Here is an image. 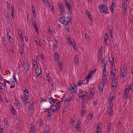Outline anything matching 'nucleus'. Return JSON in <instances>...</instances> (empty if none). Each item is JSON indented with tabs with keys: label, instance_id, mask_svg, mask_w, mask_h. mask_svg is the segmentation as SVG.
Listing matches in <instances>:
<instances>
[{
	"label": "nucleus",
	"instance_id": "nucleus-1",
	"mask_svg": "<svg viewBox=\"0 0 133 133\" xmlns=\"http://www.w3.org/2000/svg\"><path fill=\"white\" fill-rule=\"evenodd\" d=\"M121 79L124 82L127 80V73L126 67L124 66H122L121 68Z\"/></svg>",
	"mask_w": 133,
	"mask_h": 133
},
{
	"label": "nucleus",
	"instance_id": "nucleus-2",
	"mask_svg": "<svg viewBox=\"0 0 133 133\" xmlns=\"http://www.w3.org/2000/svg\"><path fill=\"white\" fill-rule=\"evenodd\" d=\"M22 90L24 92V95H23L22 98L23 101V105L25 106L26 105L28 102L27 99L29 96V92L25 87L23 88Z\"/></svg>",
	"mask_w": 133,
	"mask_h": 133
},
{
	"label": "nucleus",
	"instance_id": "nucleus-3",
	"mask_svg": "<svg viewBox=\"0 0 133 133\" xmlns=\"http://www.w3.org/2000/svg\"><path fill=\"white\" fill-rule=\"evenodd\" d=\"M71 19L68 16H63L61 17L59 19V21L62 24L65 25L71 22Z\"/></svg>",
	"mask_w": 133,
	"mask_h": 133
},
{
	"label": "nucleus",
	"instance_id": "nucleus-4",
	"mask_svg": "<svg viewBox=\"0 0 133 133\" xmlns=\"http://www.w3.org/2000/svg\"><path fill=\"white\" fill-rule=\"evenodd\" d=\"M87 93L86 91H82L78 94V97L79 98H82L84 100L83 102L84 103L87 101L86 99L87 97Z\"/></svg>",
	"mask_w": 133,
	"mask_h": 133
},
{
	"label": "nucleus",
	"instance_id": "nucleus-5",
	"mask_svg": "<svg viewBox=\"0 0 133 133\" xmlns=\"http://www.w3.org/2000/svg\"><path fill=\"white\" fill-rule=\"evenodd\" d=\"M98 8L100 11L102 13H106L108 10L107 6L104 4L99 5Z\"/></svg>",
	"mask_w": 133,
	"mask_h": 133
},
{
	"label": "nucleus",
	"instance_id": "nucleus-6",
	"mask_svg": "<svg viewBox=\"0 0 133 133\" xmlns=\"http://www.w3.org/2000/svg\"><path fill=\"white\" fill-rule=\"evenodd\" d=\"M65 7L66 9L68 10V12L70 14H71L72 11V8L71 6L70 3L68 2L67 0H65Z\"/></svg>",
	"mask_w": 133,
	"mask_h": 133
},
{
	"label": "nucleus",
	"instance_id": "nucleus-7",
	"mask_svg": "<svg viewBox=\"0 0 133 133\" xmlns=\"http://www.w3.org/2000/svg\"><path fill=\"white\" fill-rule=\"evenodd\" d=\"M108 75L106 70H103L102 81L103 84H105L107 82Z\"/></svg>",
	"mask_w": 133,
	"mask_h": 133
},
{
	"label": "nucleus",
	"instance_id": "nucleus-8",
	"mask_svg": "<svg viewBox=\"0 0 133 133\" xmlns=\"http://www.w3.org/2000/svg\"><path fill=\"white\" fill-rule=\"evenodd\" d=\"M72 97L71 94H69L68 97L66 98L64 102V103L65 105L66 106L67 108L70 105V101L71 100Z\"/></svg>",
	"mask_w": 133,
	"mask_h": 133
},
{
	"label": "nucleus",
	"instance_id": "nucleus-9",
	"mask_svg": "<svg viewBox=\"0 0 133 133\" xmlns=\"http://www.w3.org/2000/svg\"><path fill=\"white\" fill-rule=\"evenodd\" d=\"M58 5L59 6L60 12L61 14V16L64 15L65 13V11L63 4L61 3H58Z\"/></svg>",
	"mask_w": 133,
	"mask_h": 133
},
{
	"label": "nucleus",
	"instance_id": "nucleus-10",
	"mask_svg": "<svg viewBox=\"0 0 133 133\" xmlns=\"http://www.w3.org/2000/svg\"><path fill=\"white\" fill-rule=\"evenodd\" d=\"M77 86L74 84L72 85L71 86V87L70 88H69V90L71 93L74 94L77 91Z\"/></svg>",
	"mask_w": 133,
	"mask_h": 133
},
{
	"label": "nucleus",
	"instance_id": "nucleus-11",
	"mask_svg": "<svg viewBox=\"0 0 133 133\" xmlns=\"http://www.w3.org/2000/svg\"><path fill=\"white\" fill-rule=\"evenodd\" d=\"M34 105L33 103H30L29 105L28 111L30 115H31L34 112Z\"/></svg>",
	"mask_w": 133,
	"mask_h": 133
},
{
	"label": "nucleus",
	"instance_id": "nucleus-12",
	"mask_svg": "<svg viewBox=\"0 0 133 133\" xmlns=\"http://www.w3.org/2000/svg\"><path fill=\"white\" fill-rule=\"evenodd\" d=\"M107 63V59L106 57L103 58L102 63V69L103 70H106V65Z\"/></svg>",
	"mask_w": 133,
	"mask_h": 133
},
{
	"label": "nucleus",
	"instance_id": "nucleus-13",
	"mask_svg": "<svg viewBox=\"0 0 133 133\" xmlns=\"http://www.w3.org/2000/svg\"><path fill=\"white\" fill-rule=\"evenodd\" d=\"M22 66L26 72L28 71L29 69V64L27 61H24L22 64Z\"/></svg>",
	"mask_w": 133,
	"mask_h": 133
},
{
	"label": "nucleus",
	"instance_id": "nucleus-14",
	"mask_svg": "<svg viewBox=\"0 0 133 133\" xmlns=\"http://www.w3.org/2000/svg\"><path fill=\"white\" fill-rule=\"evenodd\" d=\"M35 69L36 75L39 78H41L42 76L41 69L38 68Z\"/></svg>",
	"mask_w": 133,
	"mask_h": 133
},
{
	"label": "nucleus",
	"instance_id": "nucleus-15",
	"mask_svg": "<svg viewBox=\"0 0 133 133\" xmlns=\"http://www.w3.org/2000/svg\"><path fill=\"white\" fill-rule=\"evenodd\" d=\"M81 123V122L79 120H78L75 127L76 129L77 130L78 132H80L81 130V129L80 128Z\"/></svg>",
	"mask_w": 133,
	"mask_h": 133
},
{
	"label": "nucleus",
	"instance_id": "nucleus-16",
	"mask_svg": "<svg viewBox=\"0 0 133 133\" xmlns=\"http://www.w3.org/2000/svg\"><path fill=\"white\" fill-rule=\"evenodd\" d=\"M104 84H102V83H99L98 84V88L99 90V92L102 93L103 91V88L104 87Z\"/></svg>",
	"mask_w": 133,
	"mask_h": 133
},
{
	"label": "nucleus",
	"instance_id": "nucleus-17",
	"mask_svg": "<svg viewBox=\"0 0 133 133\" xmlns=\"http://www.w3.org/2000/svg\"><path fill=\"white\" fill-rule=\"evenodd\" d=\"M129 90L125 87V91L123 93V96L125 98H127L128 96V93L129 92Z\"/></svg>",
	"mask_w": 133,
	"mask_h": 133
},
{
	"label": "nucleus",
	"instance_id": "nucleus-18",
	"mask_svg": "<svg viewBox=\"0 0 133 133\" xmlns=\"http://www.w3.org/2000/svg\"><path fill=\"white\" fill-rule=\"evenodd\" d=\"M57 62H58V65L60 69V70L61 71H62L63 69V62L61 61H59V60L57 61Z\"/></svg>",
	"mask_w": 133,
	"mask_h": 133
},
{
	"label": "nucleus",
	"instance_id": "nucleus-19",
	"mask_svg": "<svg viewBox=\"0 0 133 133\" xmlns=\"http://www.w3.org/2000/svg\"><path fill=\"white\" fill-rule=\"evenodd\" d=\"M50 109L51 110L52 112H55L57 109V108L55 105L54 104H52L50 107Z\"/></svg>",
	"mask_w": 133,
	"mask_h": 133
},
{
	"label": "nucleus",
	"instance_id": "nucleus-20",
	"mask_svg": "<svg viewBox=\"0 0 133 133\" xmlns=\"http://www.w3.org/2000/svg\"><path fill=\"white\" fill-rule=\"evenodd\" d=\"M102 52L101 49L99 50V53L97 55V58L98 61H100L102 58Z\"/></svg>",
	"mask_w": 133,
	"mask_h": 133
},
{
	"label": "nucleus",
	"instance_id": "nucleus-21",
	"mask_svg": "<svg viewBox=\"0 0 133 133\" xmlns=\"http://www.w3.org/2000/svg\"><path fill=\"white\" fill-rule=\"evenodd\" d=\"M90 73L89 74H88V75L87 76L86 78V80L87 82V83H88L89 79L91 77L92 74H93V73L91 71Z\"/></svg>",
	"mask_w": 133,
	"mask_h": 133
},
{
	"label": "nucleus",
	"instance_id": "nucleus-22",
	"mask_svg": "<svg viewBox=\"0 0 133 133\" xmlns=\"http://www.w3.org/2000/svg\"><path fill=\"white\" fill-rule=\"evenodd\" d=\"M74 63L76 66L78 65L79 63L78 57L77 56H76L74 58Z\"/></svg>",
	"mask_w": 133,
	"mask_h": 133
},
{
	"label": "nucleus",
	"instance_id": "nucleus-23",
	"mask_svg": "<svg viewBox=\"0 0 133 133\" xmlns=\"http://www.w3.org/2000/svg\"><path fill=\"white\" fill-rule=\"evenodd\" d=\"M117 85V82L116 81V79H115L114 78L113 79L112 82V87L116 88V86Z\"/></svg>",
	"mask_w": 133,
	"mask_h": 133
},
{
	"label": "nucleus",
	"instance_id": "nucleus-24",
	"mask_svg": "<svg viewBox=\"0 0 133 133\" xmlns=\"http://www.w3.org/2000/svg\"><path fill=\"white\" fill-rule=\"evenodd\" d=\"M59 54L57 52H55V55L54 56V58L55 59V62H57V61H59Z\"/></svg>",
	"mask_w": 133,
	"mask_h": 133
},
{
	"label": "nucleus",
	"instance_id": "nucleus-25",
	"mask_svg": "<svg viewBox=\"0 0 133 133\" xmlns=\"http://www.w3.org/2000/svg\"><path fill=\"white\" fill-rule=\"evenodd\" d=\"M2 42L4 46H6L8 45V42L4 37H3L2 40Z\"/></svg>",
	"mask_w": 133,
	"mask_h": 133
},
{
	"label": "nucleus",
	"instance_id": "nucleus-26",
	"mask_svg": "<svg viewBox=\"0 0 133 133\" xmlns=\"http://www.w3.org/2000/svg\"><path fill=\"white\" fill-rule=\"evenodd\" d=\"M82 108L81 111L80 116H82L84 114L86 110H85V108L83 107L84 106V104H82Z\"/></svg>",
	"mask_w": 133,
	"mask_h": 133
},
{
	"label": "nucleus",
	"instance_id": "nucleus-27",
	"mask_svg": "<svg viewBox=\"0 0 133 133\" xmlns=\"http://www.w3.org/2000/svg\"><path fill=\"white\" fill-rule=\"evenodd\" d=\"M50 130V127L49 126H46L43 132V133H49Z\"/></svg>",
	"mask_w": 133,
	"mask_h": 133
},
{
	"label": "nucleus",
	"instance_id": "nucleus-28",
	"mask_svg": "<svg viewBox=\"0 0 133 133\" xmlns=\"http://www.w3.org/2000/svg\"><path fill=\"white\" fill-rule=\"evenodd\" d=\"M32 64L33 65V68L34 69L38 68L37 62L34 59H33L32 60Z\"/></svg>",
	"mask_w": 133,
	"mask_h": 133
},
{
	"label": "nucleus",
	"instance_id": "nucleus-29",
	"mask_svg": "<svg viewBox=\"0 0 133 133\" xmlns=\"http://www.w3.org/2000/svg\"><path fill=\"white\" fill-rule=\"evenodd\" d=\"M30 128V133H35V129L34 125L33 124H31Z\"/></svg>",
	"mask_w": 133,
	"mask_h": 133
},
{
	"label": "nucleus",
	"instance_id": "nucleus-30",
	"mask_svg": "<svg viewBox=\"0 0 133 133\" xmlns=\"http://www.w3.org/2000/svg\"><path fill=\"white\" fill-rule=\"evenodd\" d=\"M114 96H109L108 100L109 103H112L114 100Z\"/></svg>",
	"mask_w": 133,
	"mask_h": 133
},
{
	"label": "nucleus",
	"instance_id": "nucleus-31",
	"mask_svg": "<svg viewBox=\"0 0 133 133\" xmlns=\"http://www.w3.org/2000/svg\"><path fill=\"white\" fill-rule=\"evenodd\" d=\"M45 77L47 81L49 83L50 81V74L48 72H46L45 73Z\"/></svg>",
	"mask_w": 133,
	"mask_h": 133
},
{
	"label": "nucleus",
	"instance_id": "nucleus-32",
	"mask_svg": "<svg viewBox=\"0 0 133 133\" xmlns=\"http://www.w3.org/2000/svg\"><path fill=\"white\" fill-rule=\"evenodd\" d=\"M15 103L16 105V106L17 107H19L20 106V103L19 100L16 98H15Z\"/></svg>",
	"mask_w": 133,
	"mask_h": 133
},
{
	"label": "nucleus",
	"instance_id": "nucleus-33",
	"mask_svg": "<svg viewBox=\"0 0 133 133\" xmlns=\"http://www.w3.org/2000/svg\"><path fill=\"white\" fill-rule=\"evenodd\" d=\"M129 90H131L132 91H133V83H132L130 85H127L126 87Z\"/></svg>",
	"mask_w": 133,
	"mask_h": 133
},
{
	"label": "nucleus",
	"instance_id": "nucleus-34",
	"mask_svg": "<svg viewBox=\"0 0 133 133\" xmlns=\"http://www.w3.org/2000/svg\"><path fill=\"white\" fill-rule=\"evenodd\" d=\"M115 7V5H114V3H112L111 4L110 8V10L111 12H114V10Z\"/></svg>",
	"mask_w": 133,
	"mask_h": 133
},
{
	"label": "nucleus",
	"instance_id": "nucleus-35",
	"mask_svg": "<svg viewBox=\"0 0 133 133\" xmlns=\"http://www.w3.org/2000/svg\"><path fill=\"white\" fill-rule=\"evenodd\" d=\"M50 10L52 13H54L55 12L54 8L52 4H51L49 5Z\"/></svg>",
	"mask_w": 133,
	"mask_h": 133
},
{
	"label": "nucleus",
	"instance_id": "nucleus-36",
	"mask_svg": "<svg viewBox=\"0 0 133 133\" xmlns=\"http://www.w3.org/2000/svg\"><path fill=\"white\" fill-rule=\"evenodd\" d=\"M63 101V99H62V100L59 102H56V104L57 105V108L58 109V110H59L60 108V107L61 106V104H60V103L62 102Z\"/></svg>",
	"mask_w": 133,
	"mask_h": 133
},
{
	"label": "nucleus",
	"instance_id": "nucleus-37",
	"mask_svg": "<svg viewBox=\"0 0 133 133\" xmlns=\"http://www.w3.org/2000/svg\"><path fill=\"white\" fill-rule=\"evenodd\" d=\"M104 42H105V44L106 45L107 44V41L108 40L109 38V37L108 36L107 33H105V35L104 36Z\"/></svg>",
	"mask_w": 133,
	"mask_h": 133
},
{
	"label": "nucleus",
	"instance_id": "nucleus-38",
	"mask_svg": "<svg viewBox=\"0 0 133 133\" xmlns=\"http://www.w3.org/2000/svg\"><path fill=\"white\" fill-rule=\"evenodd\" d=\"M84 36L85 40L88 42L90 40V37L87 33L85 34Z\"/></svg>",
	"mask_w": 133,
	"mask_h": 133
},
{
	"label": "nucleus",
	"instance_id": "nucleus-39",
	"mask_svg": "<svg viewBox=\"0 0 133 133\" xmlns=\"http://www.w3.org/2000/svg\"><path fill=\"white\" fill-rule=\"evenodd\" d=\"M18 34L22 40H23V37L22 32L21 30H19L18 32Z\"/></svg>",
	"mask_w": 133,
	"mask_h": 133
},
{
	"label": "nucleus",
	"instance_id": "nucleus-40",
	"mask_svg": "<svg viewBox=\"0 0 133 133\" xmlns=\"http://www.w3.org/2000/svg\"><path fill=\"white\" fill-rule=\"evenodd\" d=\"M47 119H50L51 118V117L52 116V114L51 111L48 112L47 113Z\"/></svg>",
	"mask_w": 133,
	"mask_h": 133
},
{
	"label": "nucleus",
	"instance_id": "nucleus-41",
	"mask_svg": "<svg viewBox=\"0 0 133 133\" xmlns=\"http://www.w3.org/2000/svg\"><path fill=\"white\" fill-rule=\"evenodd\" d=\"M54 46L55 48H56L58 45V43L56 39H54L53 41Z\"/></svg>",
	"mask_w": 133,
	"mask_h": 133
},
{
	"label": "nucleus",
	"instance_id": "nucleus-42",
	"mask_svg": "<svg viewBox=\"0 0 133 133\" xmlns=\"http://www.w3.org/2000/svg\"><path fill=\"white\" fill-rule=\"evenodd\" d=\"M75 120V118L74 116L73 117H72L70 122V124H72L74 123Z\"/></svg>",
	"mask_w": 133,
	"mask_h": 133
},
{
	"label": "nucleus",
	"instance_id": "nucleus-43",
	"mask_svg": "<svg viewBox=\"0 0 133 133\" xmlns=\"http://www.w3.org/2000/svg\"><path fill=\"white\" fill-rule=\"evenodd\" d=\"M101 130L100 128V125H98L97 126V129L96 133H101Z\"/></svg>",
	"mask_w": 133,
	"mask_h": 133
},
{
	"label": "nucleus",
	"instance_id": "nucleus-44",
	"mask_svg": "<svg viewBox=\"0 0 133 133\" xmlns=\"http://www.w3.org/2000/svg\"><path fill=\"white\" fill-rule=\"evenodd\" d=\"M10 110L13 116H15V111L14 107H11L10 109Z\"/></svg>",
	"mask_w": 133,
	"mask_h": 133
},
{
	"label": "nucleus",
	"instance_id": "nucleus-45",
	"mask_svg": "<svg viewBox=\"0 0 133 133\" xmlns=\"http://www.w3.org/2000/svg\"><path fill=\"white\" fill-rule=\"evenodd\" d=\"M111 124L110 123H109V124L108 125L107 129L108 132H109L111 130Z\"/></svg>",
	"mask_w": 133,
	"mask_h": 133
},
{
	"label": "nucleus",
	"instance_id": "nucleus-46",
	"mask_svg": "<svg viewBox=\"0 0 133 133\" xmlns=\"http://www.w3.org/2000/svg\"><path fill=\"white\" fill-rule=\"evenodd\" d=\"M23 43H21V42L20 43L18 44V46L19 48H21V49H24V47L23 46Z\"/></svg>",
	"mask_w": 133,
	"mask_h": 133
},
{
	"label": "nucleus",
	"instance_id": "nucleus-47",
	"mask_svg": "<svg viewBox=\"0 0 133 133\" xmlns=\"http://www.w3.org/2000/svg\"><path fill=\"white\" fill-rule=\"evenodd\" d=\"M10 81H9L10 83H9V84L10 85H15V81L12 79H10Z\"/></svg>",
	"mask_w": 133,
	"mask_h": 133
},
{
	"label": "nucleus",
	"instance_id": "nucleus-48",
	"mask_svg": "<svg viewBox=\"0 0 133 133\" xmlns=\"http://www.w3.org/2000/svg\"><path fill=\"white\" fill-rule=\"evenodd\" d=\"M122 8L123 9H124L125 10L127 8V5L126 4V3H123L122 4Z\"/></svg>",
	"mask_w": 133,
	"mask_h": 133
},
{
	"label": "nucleus",
	"instance_id": "nucleus-49",
	"mask_svg": "<svg viewBox=\"0 0 133 133\" xmlns=\"http://www.w3.org/2000/svg\"><path fill=\"white\" fill-rule=\"evenodd\" d=\"M97 101L98 100L97 98H95L93 100V104L94 105H97Z\"/></svg>",
	"mask_w": 133,
	"mask_h": 133
},
{
	"label": "nucleus",
	"instance_id": "nucleus-50",
	"mask_svg": "<svg viewBox=\"0 0 133 133\" xmlns=\"http://www.w3.org/2000/svg\"><path fill=\"white\" fill-rule=\"evenodd\" d=\"M93 116V114L92 113H91L89 114L88 117V118L89 120H91Z\"/></svg>",
	"mask_w": 133,
	"mask_h": 133
},
{
	"label": "nucleus",
	"instance_id": "nucleus-51",
	"mask_svg": "<svg viewBox=\"0 0 133 133\" xmlns=\"http://www.w3.org/2000/svg\"><path fill=\"white\" fill-rule=\"evenodd\" d=\"M109 104L108 106V110H112V107L113 106V104L112 103H109Z\"/></svg>",
	"mask_w": 133,
	"mask_h": 133
},
{
	"label": "nucleus",
	"instance_id": "nucleus-52",
	"mask_svg": "<svg viewBox=\"0 0 133 133\" xmlns=\"http://www.w3.org/2000/svg\"><path fill=\"white\" fill-rule=\"evenodd\" d=\"M7 37L8 38V40L9 41V43H12V39L11 37V36H9Z\"/></svg>",
	"mask_w": 133,
	"mask_h": 133
},
{
	"label": "nucleus",
	"instance_id": "nucleus-53",
	"mask_svg": "<svg viewBox=\"0 0 133 133\" xmlns=\"http://www.w3.org/2000/svg\"><path fill=\"white\" fill-rule=\"evenodd\" d=\"M37 123L39 124V126H41L43 125V121L41 119L39 120Z\"/></svg>",
	"mask_w": 133,
	"mask_h": 133
},
{
	"label": "nucleus",
	"instance_id": "nucleus-54",
	"mask_svg": "<svg viewBox=\"0 0 133 133\" xmlns=\"http://www.w3.org/2000/svg\"><path fill=\"white\" fill-rule=\"evenodd\" d=\"M109 110V112L108 113V115L110 116V117L113 114V111L112 110Z\"/></svg>",
	"mask_w": 133,
	"mask_h": 133
},
{
	"label": "nucleus",
	"instance_id": "nucleus-55",
	"mask_svg": "<svg viewBox=\"0 0 133 133\" xmlns=\"http://www.w3.org/2000/svg\"><path fill=\"white\" fill-rule=\"evenodd\" d=\"M5 19L7 23H9V18L8 15V13L7 15L5 16Z\"/></svg>",
	"mask_w": 133,
	"mask_h": 133
},
{
	"label": "nucleus",
	"instance_id": "nucleus-56",
	"mask_svg": "<svg viewBox=\"0 0 133 133\" xmlns=\"http://www.w3.org/2000/svg\"><path fill=\"white\" fill-rule=\"evenodd\" d=\"M116 72L115 70L114 69L112 70L111 72L110 76H113L115 74Z\"/></svg>",
	"mask_w": 133,
	"mask_h": 133
},
{
	"label": "nucleus",
	"instance_id": "nucleus-57",
	"mask_svg": "<svg viewBox=\"0 0 133 133\" xmlns=\"http://www.w3.org/2000/svg\"><path fill=\"white\" fill-rule=\"evenodd\" d=\"M34 41L39 46H41V43L40 42L39 40L38 39V41L36 40H34Z\"/></svg>",
	"mask_w": 133,
	"mask_h": 133
},
{
	"label": "nucleus",
	"instance_id": "nucleus-58",
	"mask_svg": "<svg viewBox=\"0 0 133 133\" xmlns=\"http://www.w3.org/2000/svg\"><path fill=\"white\" fill-rule=\"evenodd\" d=\"M4 124L5 125H7L8 124V118H6L4 120Z\"/></svg>",
	"mask_w": 133,
	"mask_h": 133
},
{
	"label": "nucleus",
	"instance_id": "nucleus-59",
	"mask_svg": "<svg viewBox=\"0 0 133 133\" xmlns=\"http://www.w3.org/2000/svg\"><path fill=\"white\" fill-rule=\"evenodd\" d=\"M19 52L21 54L23 55V50L24 49H22L21 48H19Z\"/></svg>",
	"mask_w": 133,
	"mask_h": 133
},
{
	"label": "nucleus",
	"instance_id": "nucleus-60",
	"mask_svg": "<svg viewBox=\"0 0 133 133\" xmlns=\"http://www.w3.org/2000/svg\"><path fill=\"white\" fill-rule=\"evenodd\" d=\"M53 98L52 97H51L49 99V101L50 103L51 104L52 101H53Z\"/></svg>",
	"mask_w": 133,
	"mask_h": 133
},
{
	"label": "nucleus",
	"instance_id": "nucleus-61",
	"mask_svg": "<svg viewBox=\"0 0 133 133\" xmlns=\"http://www.w3.org/2000/svg\"><path fill=\"white\" fill-rule=\"evenodd\" d=\"M90 96H91V95L93 96L94 92V90L93 89L91 90L90 91Z\"/></svg>",
	"mask_w": 133,
	"mask_h": 133
},
{
	"label": "nucleus",
	"instance_id": "nucleus-62",
	"mask_svg": "<svg viewBox=\"0 0 133 133\" xmlns=\"http://www.w3.org/2000/svg\"><path fill=\"white\" fill-rule=\"evenodd\" d=\"M43 1L45 5H48L49 4V2L48 0H43Z\"/></svg>",
	"mask_w": 133,
	"mask_h": 133
},
{
	"label": "nucleus",
	"instance_id": "nucleus-63",
	"mask_svg": "<svg viewBox=\"0 0 133 133\" xmlns=\"http://www.w3.org/2000/svg\"><path fill=\"white\" fill-rule=\"evenodd\" d=\"M112 60H110V62L111 63V65H113L114 64V58H112Z\"/></svg>",
	"mask_w": 133,
	"mask_h": 133
},
{
	"label": "nucleus",
	"instance_id": "nucleus-64",
	"mask_svg": "<svg viewBox=\"0 0 133 133\" xmlns=\"http://www.w3.org/2000/svg\"><path fill=\"white\" fill-rule=\"evenodd\" d=\"M50 110V108L49 109V108H45L44 109V112H49V111Z\"/></svg>",
	"mask_w": 133,
	"mask_h": 133
}]
</instances>
